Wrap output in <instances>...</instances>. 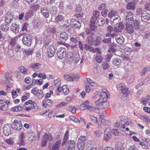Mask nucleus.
<instances>
[{"instance_id": "nucleus-60", "label": "nucleus", "mask_w": 150, "mask_h": 150, "mask_svg": "<svg viewBox=\"0 0 150 150\" xmlns=\"http://www.w3.org/2000/svg\"><path fill=\"white\" fill-rule=\"evenodd\" d=\"M111 41V39L110 38L105 39L102 40V42L104 43L109 44L110 43Z\"/></svg>"}, {"instance_id": "nucleus-9", "label": "nucleus", "mask_w": 150, "mask_h": 150, "mask_svg": "<svg viewBox=\"0 0 150 150\" xmlns=\"http://www.w3.org/2000/svg\"><path fill=\"white\" fill-rule=\"evenodd\" d=\"M52 139V136L50 135H49L47 134H45L43 135V140L42 142V144L43 146H45L47 143L49 141H50Z\"/></svg>"}, {"instance_id": "nucleus-23", "label": "nucleus", "mask_w": 150, "mask_h": 150, "mask_svg": "<svg viewBox=\"0 0 150 150\" xmlns=\"http://www.w3.org/2000/svg\"><path fill=\"white\" fill-rule=\"evenodd\" d=\"M42 104L44 107L46 108L47 106H52V101L49 99H45L43 100Z\"/></svg>"}, {"instance_id": "nucleus-26", "label": "nucleus", "mask_w": 150, "mask_h": 150, "mask_svg": "<svg viewBox=\"0 0 150 150\" xmlns=\"http://www.w3.org/2000/svg\"><path fill=\"white\" fill-rule=\"evenodd\" d=\"M71 25L73 28L79 29L80 28L81 25L79 21H75L73 22L71 21Z\"/></svg>"}, {"instance_id": "nucleus-2", "label": "nucleus", "mask_w": 150, "mask_h": 150, "mask_svg": "<svg viewBox=\"0 0 150 150\" xmlns=\"http://www.w3.org/2000/svg\"><path fill=\"white\" fill-rule=\"evenodd\" d=\"M86 142V137L85 136H82L80 137L77 143V148L79 150H82L85 147Z\"/></svg>"}, {"instance_id": "nucleus-53", "label": "nucleus", "mask_w": 150, "mask_h": 150, "mask_svg": "<svg viewBox=\"0 0 150 150\" xmlns=\"http://www.w3.org/2000/svg\"><path fill=\"white\" fill-rule=\"evenodd\" d=\"M64 78L66 80L69 81H73L72 75L71 76H70L69 75H64Z\"/></svg>"}, {"instance_id": "nucleus-61", "label": "nucleus", "mask_w": 150, "mask_h": 150, "mask_svg": "<svg viewBox=\"0 0 150 150\" xmlns=\"http://www.w3.org/2000/svg\"><path fill=\"white\" fill-rule=\"evenodd\" d=\"M38 94L39 95H38L37 96L39 99H41L44 97V94L42 90H40Z\"/></svg>"}, {"instance_id": "nucleus-18", "label": "nucleus", "mask_w": 150, "mask_h": 150, "mask_svg": "<svg viewBox=\"0 0 150 150\" xmlns=\"http://www.w3.org/2000/svg\"><path fill=\"white\" fill-rule=\"evenodd\" d=\"M40 12L42 15L46 18H48L50 16L49 11L47 8L42 7L40 9Z\"/></svg>"}, {"instance_id": "nucleus-22", "label": "nucleus", "mask_w": 150, "mask_h": 150, "mask_svg": "<svg viewBox=\"0 0 150 150\" xmlns=\"http://www.w3.org/2000/svg\"><path fill=\"white\" fill-rule=\"evenodd\" d=\"M115 39L117 42L120 45L123 44L124 42V39L122 35H117Z\"/></svg>"}, {"instance_id": "nucleus-14", "label": "nucleus", "mask_w": 150, "mask_h": 150, "mask_svg": "<svg viewBox=\"0 0 150 150\" xmlns=\"http://www.w3.org/2000/svg\"><path fill=\"white\" fill-rule=\"evenodd\" d=\"M5 22L8 24H10L13 19V15L11 13H7L5 16Z\"/></svg>"}, {"instance_id": "nucleus-52", "label": "nucleus", "mask_w": 150, "mask_h": 150, "mask_svg": "<svg viewBox=\"0 0 150 150\" xmlns=\"http://www.w3.org/2000/svg\"><path fill=\"white\" fill-rule=\"evenodd\" d=\"M100 122L103 125H108L110 124V121L108 120H105L104 119H102Z\"/></svg>"}, {"instance_id": "nucleus-1", "label": "nucleus", "mask_w": 150, "mask_h": 150, "mask_svg": "<svg viewBox=\"0 0 150 150\" xmlns=\"http://www.w3.org/2000/svg\"><path fill=\"white\" fill-rule=\"evenodd\" d=\"M93 16L90 21V27L92 30H94L96 27L95 25V21L100 15L99 12L97 10L93 11Z\"/></svg>"}, {"instance_id": "nucleus-46", "label": "nucleus", "mask_w": 150, "mask_h": 150, "mask_svg": "<svg viewBox=\"0 0 150 150\" xmlns=\"http://www.w3.org/2000/svg\"><path fill=\"white\" fill-rule=\"evenodd\" d=\"M57 11V8L56 6H53L50 8V12L53 15L56 14Z\"/></svg>"}, {"instance_id": "nucleus-42", "label": "nucleus", "mask_w": 150, "mask_h": 150, "mask_svg": "<svg viewBox=\"0 0 150 150\" xmlns=\"http://www.w3.org/2000/svg\"><path fill=\"white\" fill-rule=\"evenodd\" d=\"M124 52L127 55H129L131 53V49L128 47H126L124 49Z\"/></svg>"}, {"instance_id": "nucleus-64", "label": "nucleus", "mask_w": 150, "mask_h": 150, "mask_svg": "<svg viewBox=\"0 0 150 150\" xmlns=\"http://www.w3.org/2000/svg\"><path fill=\"white\" fill-rule=\"evenodd\" d=\"M60 83V79L59 78H57L55 80L54 82V84L55 86H58Z\"/></svg>"}, {"instance_id": "nucleus-34", "label": "nucleus", "mask_w": 150, "mask_h": 150, "mask_svg": "<svg viewBox=\"0 0 150 150\" xmlns=\"http://www.w3.org/2000/svg\"><path fill=\"white\" fill-rule=\"evenodd\" d=\"M64 17L61 15L57 16L55 19V21L56 22L59 23L61 22L64 19Z\"/></svg>"}, {"instance_id": "nucleus-33", "label": "nucleus", "mask_w": 150, "mask_h": 150, "mask_svg": "<svg viewBox=\"0 0 150 150\" xmlns=\"http://www.w3.org/2000/svg\"><path fill=\"white\" fill-rule=\"evenodd\" d=\"M23 106L19 105L13 107L12 109V110L14 112H18L23 110Z\"/></svg>"}, {"instance_id": "nucleus-50", "label": "nucleus", "mask_w": 150, "mask_h": 150, "mask_svg": "<svg viewBox=\"0 0 150 150\" xmlns=\"http://www.w3.org/2000/svg\"><path fill=\"white\" fill-rule=\"evenodd\" d=\"M131 13L130 11L128 13V14L126 16L125 18L126 21L127 22L130 23L131 21Z\"/></svg>"}, {"instance_id": "nucleus-62", "label": "nucleus", "mask_w": 150, "mask_h": 150, "mask_svg": "<svg viewBox=\"0 0 150 150\" xmlns=\"http://www.w3.org/2000/svg\"><path fill=\"white\" fill-rule=\"evenodd\" d=\"M39 7L40 6L38 4H36L31 6L30 8L32 9L35 11H37V9L39 8Z\"/></svg>"}, {"instance_id": "nucleus-63", "label": "nucleus", "mask_w": 150, "mask_h": 150, "mask_svg": "<svg viewBox=\"0 0 150 150\" xmlns=\"http://www.w3.org/2000/svg\"><path fill=\"white\" fill-rule=\"evenodd\" d=\"M89 117L95 123H97L98 122L97 118L93 116L92 115H89Z\"/></svg>"}, {"instance_id": "nucleus-19", "label": "nucleus", "mask_w": 150, "mask_h": 150, "mask_svg": "<svg viewBox=\"0 0 150 150\" xmlns=\"http://www.w3.org/2000/svg\"><path fill=\"white\" fill-rule=\"evenodd\" d=\"M19 28L18 26L15 23H12L11 26V29L13 33L17 34L19 32Z\"/></svg>"}, {"instance_id": "nucleus-11", "label": "nucleus", "mask_w": 150, "mask_h": 150, "mask_svg": "<svg viewBox=\"0 0 150 150\" xmlns=\"http://www.w3.org/2000/svg\"><path fill=\"white\" fill-rule=\"evenodd\" d=\"M68 35L65 32H62L60 35V40L61 41L60 44H63L68 39Z\"/></svg>"}, {"instance_id": "nucleus-13", "label": "nucleus", "mask_w": 150, "mask_h": 150, "mask_svg": "<svg viewBox=\"0 0 150 150\" xmlns=\"http://www.w3.org/2000/svg\"><path fill=\"white\" fill-rule=\"evenodd\" d=\"M25 136L24 133L23 132L21 133L19 135V139L17 142L20 145H25Z\"/></svg>"}, {"instance_id": "nucleus-24", "label": "nucleus", "mask_w": 150, "mask_h": 150, "mask_svg": "<svg viewBox=\"0 0 150 150\" xmlns=\"http://www.w3.org/2000/svg\"><path fill=\"white\" fill-rule=\"evenodd\" d=\"M102 93L100 92H98V95L102 96H103L104 98L105 97L108 98H109V93L108 91L105 89L103 88L102 89Z\"/></svg>"}, {"instance_id": "nucleus-40", "label": "nucleus", "mask_w": 150, "mask_h": 150, "mask_svg": "<svg viewBox=\"0 0 150 150\" xmlns=\"http://www.w3.org/2000/svg\"><path fill=\"white\" fill-rule=\"evenodd\" d=\"M62 91L65 95H67L69 92L68 86L67 85H64L62 87Z\"/></svg>"}, {"instance_id": "nucleus-10", "label": "nucleus", "mask_w": 150, "mask_h": 150, "mask_svg": "<svg viewBox=\"0 0 150 150\" xmlns=\"http://www.w3.org/2000/svg\"><path fill=\"white\" fill-rule=\"evenodd\" d=\"M141 18L142 21L147 22L150 19V15L148 13L144 11L141 13Z\"/></svg>"}, {"instance_id": "nucleus-12", "label": "nucleus", "mask_w": 150, "mask_h": 150, "mask_svg": "<svg viewBox=\"0 0 150 150\" xmlns=\"http://www.w3.org/2000/svg\"><path fill=\"white\" fill-rule=\"evenodd\" d=\"M112 63L115 66L119 67L122 65V61L119 58H114L112 60Z\"/></svg>"}, {"instance_id": "nucleus-55", "label": "nucleus", "mask_w": 150, "mask_h": 150, "mask_svg": "<svg viewBox=\"0 0 150 150\" xmlns=\"http://www.w3.org/2000/svg\"><path fill=\"white\" fill-rule=\"evenodd\" d=\"M102 67L104 69L106 70L109 67V64L106 62H104L102 63Z\"/></svg>"}, {"instance_id": "nucleus-4", "label": "nucleus", "mask_w": 150, "mask_h": 150, "mask_svg": "<svg viewBox=\"0 0 150 150\" xmlns=\"http://www.w3.org/2000/svg\"><path fill=\"white\" fill-rule=\"evenodd\" d=\"M22 41L23 44L27 46L30 45L31 43V35L29 34L23 33Z\"/></svg>"}, {"instance_id": "nucleus-38", "label": "nucleus", "mask_w": 150, "mask_h": 150, "mask_svg": "<svg viewBox=\"0 0 150 150\" xmlns=\"http://www.w3.org/2000/svg\"><path fill=\"white\" fill-rule=\"evenodd\" d=\"M125 30L128 33L131 34V24L129 23H126Z\"/></svg>"}, {"instance_id": "nucleus-3", "label": "nucleus", "mask_w": 150, "mask_h": 150, "mask_svg": "<svg viewBox=\"0 0 150 150\" xmlns=\"http://www.w3.org/2000/svg\"><path fill=\"white\" fill-rule=\"evenodd\" d=\"M117 87V89L119 91H121L123 93V95L122 97L123 98H124V97H126L128 95V89L126 88L125 84L123 83H121L118 84Z\"/></svg>"}, {"instance_id": "nucleus-51", "label": "nucleus", "mask_w": 150, "mask_h": 150, "mask_svg": "<svg viewBox=\"0 0 150 150\" xmlns=\"http://www.w3.org/2000/svg\"><path fill=\"white\" fill-rule=\"evenodd\" d=\"M1 28L4 32L7 31L9 29V27L6 25L2 24L1 25Z\"/></svg>"}, {"instance_id": "nucleus-27", "label": "nucleus", "mask_w": 150, "mask_h": 150, "mask_svg": "<svg viewBox=\"0 0 150 150\" xmlns=\"http://www.w3.org/2000/svg\"><path fill=\"white\" fill-rule=\"evenodd\" d=\"M102 103H100L99 104L98 106L100 107L101 108L105 109L107 108L109 106V103L107 100L104 101Z\"/></svg>"}, {"instance_id": "nucleus-36", "label": "nucleus", "mask_w": 150, "mask_h": 150, "mask_svg": "<svg viewBox=\"0 0 150 150\" xmlns=\"http://www.w3.org/2000/svg\"><path fill=\"white\" fill-rule=\"evenodd\" d=\"M105 23L104 19L103 18H98L96 24L99 26L103 25Z\"/></svg>"}, {"instance_id": "nucleus-43", "label": "nucleus", "mask_w": 150, "mask_h": 150, "mask_svg": "<svg viewBox=\"0 0 150 150\" xmlns=\"http://www.w3.org/2000/svg\"><path fill=\"white\" fill-rule=\"evenodd\" d=\"M101 37L100 36L97 37L94 41L95 45H100L101 43Z\"/></svg>"}, {"instance_id": "nucleus-29", "label": "nucleus", "mask_w": 150, "mask_h": 150, "mask_svg": "<svg viewBox=\"0 0 150 150\" xmlns=\"http://www.w3.org/2000/svg\"><path fill=\"white\" fill-rule=\"evenodd\" d=\"M28 139L30 141L32 142L35 138V134L33 132H30L28 135Z\"/></svg>"}, {"instance_id": "nucleus-32", "label": "nucleus", "mask_w": 150, "mask_h": 150, "mask_svg": "<svg viewBox=\"0 0 150 150\" xmlns=\"http://www.w3.org/2000/svg\"><path fill=\"white\" fill-rule=\"evenodd\" d=\"M5 79L6 81L9 83H12L13 81L12 79L11 78V74L7 73L5 75Z\"/></svg>"}, {"instance_id": "nucleus-48", "label": "nucleus", "mask_w": 150, "mask_h": 150, "mask_svg": "<svg viewBox=\"0 0 150 150\" xmlns=\"http://www.w3.org/2000/svg\"><path fill=\"white\" fill-rule=\"evenodd\" d=\"M37 87H34L31 90V93L36 96H38V94L40 91L38 89H37Z\"/></svg>"}, {"instance_id": "nucleus-6", "label": "nucleus", "mask_w": 150, "mask_h": 150, "mask_svg": "<svg viewBox=\"0 0 150 150\" xmlns=\"http://www.w3.org/2000/svg\"><path fill=\"white\" fill-rule=\"evenodd\" d=\"M103 97V96H102L98 95H95L94 97H93L96 99L95 103L98 106L100 104V103H102L104 101L107 100L108 98L105 97L104 98Z\"/></svg>"}, {"instance_id": "nucleus-59", "label": "nucleus", "mask_w": 150, "mask_h": 150, "mask_svg": "<svg viewBox=\"0 0 150 150\" xmlns=\"http://www.w3.org/2000/svg\"><path fill=\"white\" fill-rule=\"evenodd\" d=\"M41 21L40 20H38L35 21L34 25L35 27L39 28V26L41 25Z\"/></svg>"}, {"instance_id": "nucleus-20", "label": "nucleus", "mask_w": 150, "mask_h": 150, "mask_svg": "<svg viewBox=\"0 0 150 150\" xmlns=\"http://www.w3.org/2000/svg\"><path fill=\"white\" fill-rule=\"evenodd\" d=\"M111 133L110 129L109 128H106L105 129L104 137L108 140H110L111 138Z\"/></svg>"}, {"instance_id": "nucleus-49", "label": "nucleus", "mask_w": 150, "mask_h": 150, "mask_svg": "<svg viewBox=\"0 0 150 150\" xmlns=\"http://www.w3.org/2000/svg\"><path fill=\"white\" fill-rule=\"evenodd\" d=\"M19 69L23 74H27V70L24 67L21 66L19 68Z\"/></svg>"}, {"instance_id": "nucleus-35", "label": "nucleus", "mask_w": 150, "mask_h": 150, "mask_svg": "<svg viewBox=\"0 0 150 150\" xmlns=\"http://www.w3.org/2000/svg\"><path fill=\"white\" fill-rule=\"evenodd\" d=\"M116 16H118L117 14V12L113 10H111L108 14V16L111 18L114 17H115Z\"/></svg>"}, {"instance_id": "nucleus-15", "label": "nucleus", "mask_w": 150, "mask_h": 150, "mask_svg": "<svg viewBox=\"0 0 150 150\" xmlns=\"http://www.w3.org/2000/svg\"><path fill=\"white\" fill-rule=\"evenodd\" d=\"M47 54L50 57H52L54 54V48L53 46L50 45L47 49Z\"/></svg>"}, {"instance_id": "nucleus-58", "label": "nucleus", "mask_w": 150, "mask_h": 150, "mask_svg": "<svg viewBox=\"0 0 150 150\" xmlns=\"http://www.w3.org/2000/svg\"><path fill=\"white\" fill-rule=\"evenodd\" d=\"M32 110H34L35 109L37 108V106L36 103L34 101L30 104V107Z\"/></svg>"}, {"instance_id": "nucleus-45", "label": "nucleus", "mask_w": 150, "mask_h": 150, "mask_svg": "<svg viewBox=\"0 0 150 150\" xmlns=\"http://www.w3.org/2000/svg\"><path fill=\"white\" fill-rule=\"evenodd\" d=\"M47 31L48 33L52 34H54L56 32V30L54 27H53L52 28H47Z\"/></svg>"}, {"instance_id": "nucleus-30", "label": "nucleus", "mask_w": 150, "mask_h": 150, "mask_svg": "<svg viewBox=\"0 0 150 150\" xmlns=\"http://www.w3.org/2000/svg\"><path fill=\"white\" fill-rule=\"evenodd\" d=\"M87 81L92 87H96L98 86V84L97 83L90 78H87Z\"/></svg>"}, {"instance_id": "nucleus-37", "label": "nucleus", "mask_w": 150, "mask_h": 150, "mask_svg": "<svg viewBox=\"0 0 150 150\" xmlns=\"http://www.w3.org/2000/svg\"><path fill=\"white\" fill-rule=\"evenodd\" d=\"M41 66V64L38 62L32 64L30 65L31 67L33 69H38Z\"/></svg>"}, {"instance_id": "nucleus-57", "label": "nucleus", "mask_w": 150, "mask_h": 150, "mask_svg": "<svg viewBox=\"0 0 150 150\" xmlns=\"http://www.w3.org/2000/svg\"><path fill=\"white\" fill-rule=\"evenodd\" d=\"M33 52V50L30 49L25 50H24L25 54L28 56L31 54Z\"/></svg>"}, {"instance_id": "nucleus-54", "label": "nucleus", "mask_w": 150, "mask_h": 150, "mask_svg": "<svg viewBox=\"0 0 150 150\" xmlns=\"http://www.w3.org/2000/svg\"><path fill=\"white\" fill-rule=\"evenodd\" d=\"M112 133L115 135L116 136H120L121 133L119 130L117 129H113L112 131Z\"/></svg>"}, {"instance_id": "nucleus-47", "label": "nucleus", "mask_w": 150, "mask_h": 150, "mask_svg": "<svg viewBox=\"0 0 150 150\" xmlns=\"http://www.w3.org/2000/svg\"><path fill=\"white\" fill-rule=\"evenodd\" d=\"M103 58L99 55L97 54L95 57V60L98 63H101L102 62Z\"/></svg>"}, {"instance_id": "nucleus-5", "label": "nucleus", "mask_w": 150, "mask_h": 150, "mask_svg": "<svg viewBox=\"0 0 150 150\" xmlns=\"http://www.w3.org/2000/svg\"><path fill=\"white\" fill-rule=\"evenodd\" d=\"M66 54V50L64 47H61L58 49L57 55V57L59 59H63L65 57Z\"/></svg>"}, {"instance_id": "nucleus-21", "label": "nucleus", "mask_w": 150, "mask_h": 150, "mask_svg": "<svg viewBox=\"0 0 150 150\" xmlns=\"http://www.w3.org/2000/svg\"><path fill=\"white\" fill-rule=\"evenodd\" d=\"M120 18L119 16H116L115 17H113L111 18V22L112 23V24L115 25L120 22Z\"/></svg>"}, {"instance_id": "nucleus-25", "label": "nucleus", "mask_w": 150, "mask_h": 150, "mask_svg": "<svg viewBox=\"0 0 150 150\" xmlns=\"http://www.w3.org/2000/svg\"><path fill=\"white\" fill-rule=\"evenodd\" d=\"M90 102L88 100L84 102L80 106V109L81 110H84L87 108L89 106Z\"/></svg>"}, {"instance_id": "nucleus-16", "label": "nucleus", "mask_w": 150, "mask_h": 150, "mask_svg": "<svg viewBox=\"0 0 150 150\" xmlns=\"http://www.w3.org/2000/svg\"><path fill=\"white\" fill-rule=\"evenodd\" d=\"M11 127H10L7 125H5L3 127L4 133L6 136H8L11 134Z\"/></svg>"}, {"instance_id": "nucleus-7", "label": "nucleus", "mask_w": 150, "mask_h": 150, "mask_svg": "<svg viewBox=\"0 0 150 150\" xmlns=\"http://www.w3.org/2000/svg\"><path fill=\"white\" fill-rule=\"evenodd\" d=\"M12 127L15 130L18 131L22 128L23 126L20 121L15 120L12 124Z\"/></svg>"}, {"instance_id": "nucleus-28", "label": "nucleus", "mask_w": 150, "mask_h": 150, "mask_svg": "<svg viewBox=\"0 0 150 150\" xmlns=\"http://www.w3.org/2000/svg\"><path fill=\"white\" fill-rule=\"evenodd\" d=\"M67 57L68 60L70 62H73L74 60V59H75L74 56L73 54L71 52H68L67 54Z\"/></svg>"}, {"instance_id": "nucleus-17", "label": "nucleus", "mask_w": 150, "mask_h": 150, "mask_svg": "<svg viewBox=\"0 0 150 150\" xmlns=\"http://www.w3.org/2000/svg\"><path fill=\"white\" fill-rule=\"evenodd\" d=\"M61 141L58 140L54 143L51 147L50 150H59V148L60 146Z\"/></svg>"}, {"instance_id": "nucleus-31", "label": "nucleus", "mask_w": 150, "mask_h": 150, "mask_svg": "<svg viewBox=\"0 0 150 150\" xmlns=\"http://www.w3.org/2000/svg\"><path fill=\"white\" fill-rule=\"evenodd\" d=\"M133 28L136 30H138L139 28L140 24L139 23L137 20H135L134 22L133 23V26L132 25Z\"/></svg>"}, {"instance_id": "nucleus-41", "label": "nucleus", "mask_w": 150, "mask_h": 150, "mask_svg": "<svg viewBox=\"0 0 150 150\" xmlns=\"http://www.w3.org/2000/svg\"><path fill=\"white\" fill-rule=\"evenodd\" d=\"M149 99H146L144 98H142L140 100V102L144 105L146 106L147 105L148 102H149Z\"/></svg>"}, {"instance_id": "nucleus-44", "label": "nucleus", "mask_w": 150, "mask_h": 150, "mask_svg": "<svg viewBox=\"0 0 150 150\" xmlns=\"http://www.w3.org/2000/svg\"><path fill=\"white\" fill-rule=\"evenodd\" d=\"M69 132L68 131H67L65 133L64 137V141L63 142V145H64V144L66 143L67 142V141L69 137Z\"/></svg>"}, {"instance_id": "nucleus-39", "label": "nucleus", "mask_w": 150, "mask_h": 150, "mask_svg": "<svg viewBox=\"0 0 150 150\" xmlns=\"http://www.w3.org/2000/svg\"><path fill=\"white\" fill-rule=\"evenodd\" d=\"M88 43L90 45H92L93 43V38L92 36H89L87 38Z\"/></svg>"}, {"instance_id": "nucleus-8", "label": "nucleus", "mask_w": 150, "mask_h": 150, "mask_svg": "<svg viewBox=\"0 0 150 150\" xmlns=\"http://www.w3.org/2000/svg\"><path fill=\"white\" fill-rule=\"evenodd\" d=\"M75 145V141L73 140L69 141L66 145V149L67 150H74Z\"/></svg>"}, {"instance_id": "nucleus-56", "label": "nucleus", "mask_w": 150, "mask_h": 150, "mask_svg": "<svg viewBox=\"0 0 150 150\" xmlns=\"http://www.w3.org/2000/svg\"><path fill=\"white\" fill-rule=\"evenodd\" d=\"M112 56V54L111 53L107 54L105 56V59L108 62L110 61V59Z\"/></svg>"}]
</instances>
